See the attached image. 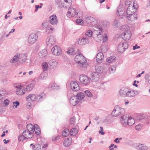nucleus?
Wrapping results in <instances>:
<instances>
[{
	"mask_svg": "<svg viewBox=\"0 0 150 150\" xmlns=\"http://www.w3.org/2000/svg\"><path fill=\"white\" fill-rule=\"evenodd\" d=\"M76 13L75 9L72 7L69 9L67 15L69 18L74 16Z\"/></svg>",
	"mask_w": 150,
	"mask_h": 150,
	"instance_id": "nucleus-11",
	"label": "nucleus"
},
{
	"mask_svg": "<svg viewBox=\"0 0 150 150\" xmlns=\"http://www.w3.org/2000/svg\"><path fill=\"white\" fill-rule=\"evenodd\" d=\"M90 79L93 82H97L100 79L99 75L95 72H93L91 74Z\"/></svg>",
	"mask_w": 150,
	"mask_h": 150,
	"instance_id": "nucleus-12",
	"label": "nucleus"
},
{
	"mask_svg": "<svg viewBox=\"0 0 150 150\" xmlns=\"http://www.w3.org/2000/svg\"><path fill=\"white\" fill-rule=\"evenodd\" d=\"M14 86L15 87L17 88V89L21 87H22V86L21 84L18 83H15L14 84Z\"/></svg>",
	"mask_w": 150,
	"mask_h": 150,
	"instance_id": "nucleus-62",
	"label": "nucleus"
},
{
	"mask_svg": "<svg viewBox=\"0 0 150 150\" xmlns=\"http://www.w3.org/2000/svg\"><path fill=\"white\" fill-rule=\"evenodd\" d=\"M116 69V67L115 65L112 66L109 68L108 70L110 74L113 73L115 72Z\"/></svg>",
	"mask_w": 150,
	"mask_h": 150,
	"instance_id": "nucleus-46",
	"label": "nucleus"
},
{
	"mask_svg": "<svg viewBox=\"0 0 150 150\" xmlns=\"http://www.w3.org/2000/svg\"><path fill=\"white\" fill-rule=\"evenodd\" d=\"M121 30H122V31H124V32L128 31H129V26L127 25H122L121 27Z\"/></svg>",
	"mask_w": 150,
	"mask_h": 150,
	"instance_id": "nucleus-42",
	"label": "nucleus"
},
{
	"mask_svg": "<svg viewBox=\"0 0 150 150\" xmlns=\"http://www.w3.org/2000/svg\"><path fill=\"white\" fill-rule=\"evenodd\" d=\"M96 72V73L99 74L102 73L103 69L100 66H96L95 67Z\"/></svg>",
	"mask_w": 150,
	"mask_h": 150,
	"instance_id": "nucleus-39",
	"label": "nucleus"
},
{
	"mask_svg": "<svg viewBox=\"0 0 150 150\" xmlns=\"http://www.w3.org/2000/svg\"><path fill=\"white\" fill-rule=\"evenodd\" d=\"M19 55L20 54L19 53H17L10 60V63L12 64H14L18 62L19 63Z\"/></svg>",
	"mask_w": 150,
	"mask_h": 150,
	"instance_id": "nucleus-20",
	"label": "nucleus"
},
{
	"mask_svg": "<svg viewBox=\"0 0 150 150\" xmlns=\"http://www.w3.org/2000/svg\"><path fill=\"white\" fill-rule=\"evenodd\" d=\"M26 138H25V136L22 133V135H21L18 137V140L20 141H23Z\"/></svg>",
	"mask_w": 150,
	"mask_h": 150,
	"instance_id": "nucleus-53",
	"label": "nucleus"
},
{
	"mask_svg": "<svg viewBox=\"0 0 150 150\" xmlns=\"http://www.w3.org/2000/svg\"><path fill=\"white\" fill-rule=\"evenodd\" d=\"M84 92L85 93L86 95L89 97H91L92 96V94L91 92L88 90H86L84 91Z\"/></svg>",
	"mask_w": 150,
	"mask_h": 150,
	"instance_id": "nucleus-50",
	"label": "nucleus"
},
{
	"mask_svg": "<svg viewBox=\"0 0 150 150\" xmlns=\"http://www.w3.org/2000/svg\"><path fill=\"white\" fill-rule=\"evenodd\" d=\"M23 135H24L25 138L27 139H30L33 136V133L27 130H25L23 132Z\"/></svg>",
	"mask_w": 150,
	"mask_h": 150,
	"instance_id": "nucleus-23",
	"label": "nucleus"
},
{
	"mask_svg": "<svg viewBox=\"0 0 150 150\" xmlns=\"http://www.w3.org/2000/svg\"><path fill=\"white\" fill-rule=\"evenodd\" d=\"M71 0H64V2L62 3L61 1L60 2L59 0H57L56 2L59 7L62 8L63 7L67 8V6H71Z\"/></svg>",
	"mask_w": 150,
	"mask_h": 150,
	"instance_id": "nucleus-6",
	"label": "nucleus"
},
{
	"mask_svg": "<svg viewBox=\"0 0 150 150\" xmlns=\"http://www.w3.org/2000/svg\"><path fill=\"white\" fill-rule=\"evenodd\" d=\"M78 132L77 129L75 128H73L71 129L70 133L71 136H74L77 134Z\"/></svg>",
	"mask_w": 150,
	"mask_h": 150,
	"instance_id": "nucleus-36",
	"label": "nucleus"
},
{
	"mask_svg": "<svg viewBox=\"0 0 150 150\" xmlns=\"http://www.w3.org/2000/svg\"><path fill=\"white\" fill-rule=\"evenodd\" d=\"M103 33V29L101 27H98L92 32L91 30H88L85 33L86 36L87 38H91L93 35L97 42H99L102 40V34Z\"/></svg>",
	"mask_w": 150,
	"mask_h": 150,
	"instance_id": "nucleus-1",
	"label": "nucleus"
},
{
	"mask_svg": "<svg viewBox=\"0 0 150 150\" xmlns=\"http://www.w3.org/2000/svg\"><path fill=\"white\" fill-rule=\"evenodd\" d=\"M119 113L120 115H122L124 114L125 112V110L124 108H119Z\"/></svg>",
	"mask_w": 150,
	"mask_h": 150,
	"instance_id": "nucleus-57",
	"label": "nucleus"
},
{
	"mask_svg": "<svg viewBox=\"0 0 150 150\" xmlns=\"http://www.w3.org/2000/svg\"><path fill=\"white\" fill-rule=\"evenodd\" d=\"M36 95L33 94H29L26 98L27 100L30 102V101H36Z\"/></svg>",
	"mask_w": 150,
	"mask_h": 150,
	"instance_id": "nucleus-26",
	"label": "nucleus"
},
{
	"mask_svg": "<svg viewBox=\"0 0 150 150\" xmlns=\"http://www.w3.org/2000/svg\"><path fill=\"white\" fill-rule=\"evenodd\" d=\"M51 51L52 54L56 56L60 55L62 52L61 48L57 45H55L51 49Z\"/></svg>",
	"mask_w": 150,
	"mask_h": 150,
	"instance_id": "nucleus-10",
	"label": "nucleus"
},
{
	"mask_svg": "<svg viewBox=\"0 0 150 150\" xmlns=\"http://www.w3.org/2000/svg\"><path fill=\"white\" fill-rule=\"evenodd\" d=\"M34 126L31 124H28L27 125V130L33 133L34 132Z\"/></svg>",
	"mask_w": 150,
	"mask_h": 150,
	"instance_id": "nucleus-38",
	"label": "nucleus"
},
{
	"mask_svg": "<svg viewBox=\"0 0 150 150\" xmlns=\"http://www.w3.org/2000/svg\"><path fill=\"white\" fill-rule=\"evenodd\" d=\"M141 144H137L134 145V147L137 149L141 150Z\"/></svg>",
	"mask_w": 150,
	"mask_h": 150,
	"instance_id": "nucleus-60",
	"label": "nucleus"
},
{
	"mask_svg": "<svg viewBox=\"0 0 150 150\" xmlns=\"http://www.w3.org/2000/svg\"><path fill=\"white\" fill-rule=\"evenodd\" d=\"M13 107L14 108H16L19 105V102L18 101H16L13 102Z\"/></svg>",
	"mask_w": 150,
	"mask_h": 150,
	"instance_id": "nucleus-59",
	"label": "nucleus"
},
{
	"mask_svg": "<svg viewBox=\"0 0 150 150\" xmlns=\"http://www.w3.org/2000/svg\"><path fill=\"white\" fill-rule=\"evenodd\" d=\"M48 64L47 62H44L42 64L43 71H45L47 70L48 68Z\"/></svg>",
	"mask_w": 150,
	"mask_h": 150,
	"instance_id": "nucleus-41",
	"label": "nucleus"
},
{
	"mask_svg": "<svg viewBox=\"0 0 150 150\" xmlns=\"http://www.w3.org/2000/svg\"><path fill=\"white\" fill-rule=\"evenodd\" d=\"M34 132L37 135L40 133V130L39 126L37 125H35L34 126Z\"/></svg>",
	"mask_w": 150,
	"mask_h": 150,
	"instance_id": "nucleus-35",
	"label": "nucleus"
},
{
	"mask_svg": "<svg viewBox=\"0 0 150 150\" xmlns=\"http://www.w3.org/2000/svg\"><path fill=\"white\" fill-rule=\"evenodd\" d=\"M126 18L129 20L132 21L137 19V15L134 13L129 16H126Z\"/></svg>",
	"mask_w": 150,
	"mask_h": 150,
	"instance_id": "nucleus-31",
	"label": "nucleus"
},
{
	"mask_svg": "<svg viewBox=\"0 0 150 150\" xmlns=\"http://www.w3.org/2000/svg\"><path fill=\"white\" fill-rule=\"evenodd\" d=\"M70 87L71 90L75 91H78L80 88L78 83L75 81H72L70 82Z\"/></svg>",
	"mask_w": 150,
	"mask_h": 150,
	"instance_id": "nucleus-8",
	"label": "nucleus"
},
{
	"mask_svg": "<svg viewBox=\"0 0 150 150\" xmlns=\"http://www.w3.org/2000/svg\"><path fill=\"white\" fill-rule=\"evenodd\" d=\"M145 78L148 83L150 84V76L149 75H146L145 76Z\"/></svg>",
	"mask_w": 150,
	"mask_h": 150,
	"instance_id": "nucleus-64",
	"label": "nucleus"
},
{
	"mask_svg": "<svg viewBox=\"0 0 150 150\" xmlns=\"http://www.w3.org/2000/svg\"><path fill=\"white\" fill-rule=\"evenodd\" d=\"M141 150H147L149 149V147L147 146L142 144H141Z\"/></svg>",
	"mask_w": 150,
	"mask_h": 150,
	"instance_id": "nucleus-51",
	"label": "nucleus"
},
{
	"mask_svg": "<svg viewBox=\"0 0 150 150\" xmlns=\"http://www.w3.org/2000/svg\"><path fill=\"white\" fill-rule=\"evenodd\" d=\"M121 122L122 125L124 126L127 125L132 126L135 123V121L134 118L129 117L128 115H123L121 117Z\"/></svg>",
	"mask_w": 150,
	"mask_h": 150,
	"instance_id": "nucleus-2",
	"label": "nucleus"
},
{
	"mask_svg": "<svg viewBox=\"0 0 150 150\" xmlns=\"http://www.w3.org/2000/svg\"><path fill=\"white\" fill-rule=\"evenodd\" d=\"M130 6H129L127 8L126 11V13L127 14V16H129L133 14L131 10H130Z\"/></svg>",
	"mask_w": 150,
	"mask_h": 150,
	"instance_id": "nucleus-48",
	"label": "nucleus"
},
{
	"mask_svg": "<svg viewBox=\"0 0 150 150\" xmlns=\"http://www.w3.org/2000/svg\"><path fill=\"white\" fill-rule=\"evenodd\" d=\"M79 80L81 84L84 86L88 85L90 82L89 77L85 75H81L79 77Z\"/></svg>",
	"mask_w": 150,
	"mask_h": 150,
	"instance_id": "nucleus-4",
	"label": "nucleus"
},
{
	"mask_svg": "<svg viewBox=\"0 0 150 150\" xmlns=\"http://www.w3.org/2000/svg\"><path fill=\"white\" fill-rule=\"evenodd\" d=\"M125 49H124L122 45L121 44H119L118 47V51L119 53H122L125 51Z\"/></svg>",
	"mask_w": 150,
	"mask_h": 150,
	"instance_id": "nucleus-45",
	"label": "nucleus"
},
{
	"mask_svg": "<svg viewBox=\"0 0 150 150\" xmlns=\"http://www.w3.org/2000/svg\"><path fill=\"white\" fill-rule=\"evenodd\" d=\"M128 91L126 97H132L138 94V91H134L129 89Z\"/></svg>",
	"mask_w": 150,
	"mask_h": 150,
	"instance_id": "nucleus-18",
	"label": "nucleus"
},
{
	"mask_svg": "<svg viewBox=\"0 0 150 150\" xmlns=\"http://www.w3.org/2000/svg\"><path fill=\"white\" fill-rule=\"evenodd\" d=\"M89 42V39L85 37L80 38L78 41V43L81 45L87 44Z\"/></svg>",
	"mask_w": 150,
	"mask_h": 150,
	"instance_id": "nucleus-13",
	"label": "nucleus"
},
{
	"mask_svg": "<svg viewBox=\"0 0 150 150\" xmlns=\"http://www.w3.org/2000/svg\"><path fill=\"white\" fill-rule=\"evenodd\" d=\"M8 94V92L4 89L0 90V98L4 99Z\"/></svg>",
	"mask_w": 150,
	"mask_h": 150,
	"instance_id": "nucleus-22",
	"label": "nucleus"
},
{
	"mask_svg": "<svg viewBox=\"0 0 150 150\" xmlns=\"http://www.w3.org/2000/svg\"><path fill=\"white\" fill-rule=\"evenodd\" d=\"M104 33V31L103 30V33L102 34V40H103V42H106L108 39V36L106 33H104L103 37V34Z\"/></svg>",
	"mask_w": 150,
	"mask_h": 150,
	"instance_id": "nucleus-44",
	"label": "nucleus"
},
{
	"mask_svg": "<svg viewBox=\"0 0 150 150\" xmlns=\"http://www.w3.org/2000/svg\"><path fill=\"white\" fill-rule=\"evenodd\" d=\"M49 22L46 21H43L42 23V27L44 28H47L48 26Z\"/></svg>",
	"mask_w": 150,
	"mask_h": 150,
	"instance_id": "nucleus-47",
	"label": "nucleus"
},
{
	"mask_svg": "<svg viewBox=\"0 0 150 150\" xmlns=\"http://www.w3.org/2000/svg\"><path fill=\"white\" fill-rule=\"evenodd\" d=\"M85 20L87 23L90 24L92 26H94L96 24L97 22L95 18L91 16L86 17Z\"/></svg>",
	"mask_w": 150,
	"mask_h": 150,
	"instance_id": "nucleus-9",
	"label": "nucleus"
},
{
	"mask_svg": "<svg viewBox=\"0 0 150 150\" xmlns=\"http://www.w3.org/2000/svg\"><path fill=\"white\" fill-rule=\"evenodd\" d=\"M70 133L69 130L67 129H64L62 133V135L64 137H66L68 136Z\"/></svg>",
	"mask_w": 150,
	"mask_h": 150,
	"instance_id": "nucleus-43",
	"label": "nucleus"
},
{
	"mask_svg": "<svg viewBox=\"0 0 150 150\" xmlns=\"http://www.w3.org/2000/svg\"><path fill=\"white\" fill-rule=\"evenodd\" d=\"M121 45H122L124 49H125V51L128 48V45L126 42H124L123 43H122Z\"/></svg>",
	"mask_w": 150,
	"mask_h": 150,
	"instance_id": "nucleus-54",
	"label": "nucleus"
},
{
	"mask_svg": "<svg viewBox=\"0 0 150 150\" xmlns=\"http://www.w3.org/2000/svg\"><path fill=\"white\" fill-rule=\"evenodd\" d=\"M50 22L53 25H57L58 23V20L57 16L55 15H52L50 17Z\"/></svg>",
	"mask_w": 150,
	"mask_h": 150,
	"instance_id": "nucleus-14",
	"label": "nucleus"
},
{
	"mask_svg": "<svg viewBox=\"0 0 150 150\" xmlns=\"http://www.w3.org/2000/svg\"><path fill=\"white\" fill-rule=\"evenodd\" d=\"M76 23L79 25H81L83 23V21L81 19H77L76 20Z\"/></svg>",
	"mask_w": 150,
	"mask_h": 150,
	"instance_id": "nucleus-58",
	"label": "nucleus"
},
{
	"mask_svg": "<svg viewBox=\"0 0 150 150\" xmlns=\"http://www.w3.org/2000/svg\"><path fill=\"white\" fill-rule=\"evenodd\" d=\"M60 138V137L59 136H57L56 137H52V140L53 141H55L59 139Z\"/></svg>",
	"mask_w": 150,
	"mask_h": 150,
	"instance_id": "nucleus-63",
	"label": "nucleus"
},
{
	"mask_svg": "<svg viewBox=\"0 0 150 150\" xmlns=\"http://www.w3.org/2000/svg\"><path fill=\"white\" fill-rule=\"evenodd\" d=\"M128 89L129 88L126 87H123L121 88L119 92L120 95L122 97H126Z\"/></svg>",
	"mask_w": 150,
	"mask_h": 150,
	"instance_id": "nucleus-16",
	"label": "nucleus"
},
{
	"mask_svg": "<svg viewBox=\"0 0 150 150\" xmlns=\"http://www.w3.org/2000/svg\"><path fill=\"white\" fill-rule=\"evenodd\" d=\"M54 31V29L53 27L51 25L48 26L46 29V32L47 33H51Z\"/></svg>",
	"mask_w": 150,
	"mask_h": 150,
	"instance_id": "nucleus-33",
	"label": "nucleus"
},
{
	"mask_svg": "<svg viewBox=\"0 0 150 150\" xmlns=\"http://www.w3.org/2000/svg\"><path fill=\"white\" fill-rule=\"evenodd\" d=\"M123 12V11L119 8L117 9V15L119 16H122L124 13Z\"/></svg>",
	"mask_w": 150,
	"mask_h": 150,
	"instance_id": "nucleus-52",
	"label": "nucleus"
},
{
	"mask_svg": "<svg viewBox=\"0 0 150 150\" xmlns=\"http://www.w3.org/2000/svg\"><path fill=\"white\" fill-rule=\"evenodd\" d=\"M38 38V35L35 33H32L29 36L28 39V42L30 44H33L37 40Z\"/></svg>",
	"mask_w": 150,
	"mask_h": 150,
	"instance_id": "nucleus-5",
	"label": "nucleus"
},
{
	"mask_svg": "<svg viewBox=\"0 0 150 150\" xmlns=\"http://www.w3.org/2000/svg\"><path fill=\"white\" fill-rule=\"evenodd\" d=\"M47 54V51L45 49L42 50L38 53V55L41 58L45 57Z\"/></svg>",
	"mask_w": 150,
	"mask_h": 150,
	"instance_id": "nucleus-34",
	"label": "nucleus"
},
{
	"mask_svg": "<svg viewBox=\"0 0 150 150\" xmlns=\"http://www.w3.org/2000/svg\"><path fill=\"white\" fill-rule=\"evenodd\" d=\"M48 64L49 65L52 66V68L57 66L58 64L57 62L54 59L50 60L49 61Z\"/></svg>",
	"mask_w": 150,
	"mask_h": 150,
	"instance_id": "nucleus-32",
	"label": "nucleus"
},
{
	"mask_svg": "<svg viewBox=\"0 0 150 150\" xmlns=\"http://www.w3.org/2000/svg\"><path fill=\"white\" fill-rule=\"evenodd\" d=\"M30 146L32 149V150H41V146L39 144L34 145L33 144H31Z\"/></svg>",
	"mask_w": 150,
	"mask_h": 150,
	"instance_id": "nucleus-29",
	"label": "nucleus"
},
{
	"mask_svg": "<svg viewBox=\"0 0 150 150\" xmlns=\"http://www.w3.org/2000/svg\"><path fill=\"white\" fill-rule=\"evenodd\" d=\"M72 139L71 138H68L64 140L63 142L64 145L65 147H68L71 144Z\"/></svg>",
	"mask_w": 150,
	"mask_h": 150,
	"instance_id": "nucleus-27",
	"label": "nucleus"
},
{
	"mask_svg": "<svg viewBox=\"0 0 150 150\" xmlns=\"http://www.w3.org/2000/svg\"><path fill=\"white\" fill-rule=\"evenodd\" d=\"M19 63L22 64L25 62L27 59V56L25 54H20L19 56Z\"/></svg>",
	"mask_w": 150,
	"mask_h": 150,
	"instance_id": "nucleus-28",
	"label": "nucleus"
},
{
	"mask_svg": "<svg viewBox=\"0 0 150 150\" xmlns=\"http://www.w3.org/2000/svg\"><path fill=\"white\" fill-rule=\"evenodd\" d=\"M147 115L144 114H141L139 115V120L144 119H146V117Z\"/></svg>",
	"mask_w": 150,
	"mask_h": 150,
	"instance_id": "nucleus-56",
	"label": "nucleus"
},
{
	"mask_svg": "<svg viewBox=\"0 0 150 150\" xmlns=\"http://www.w3.org/2000/svg\"><path fill=\"white\" fill-rule=\"evenodd\" d=\"M70 103L73 106L76 105L78 103H79V102L74 96H72L69 99Z\"/></svg>",
	"mask_w": 150,
	"mask_h": 150,
	"instance_id": "nucleus-25",
	"label": "nucleus"
},
{
	"mask_svg": "<svg viewBox=\"0 0 150 150\" xmlns=\"http://www.w3.org/2000/svg\"><path fill=\"white\" fill-rule=\"evenodd\" d=\"M104 58V55L103 53L100 52L98 53L96 57V62L98 63H100L102 62Z\"/></svg>",
	"mask_w": 150,
	"mask_h": 150,
	"instance_id": "nucleus-19",
	"label": "nucleus"
},
{
	"mask_svg": "<svg viewBox=\"0 0 150 150\" xmlns=\"http://www.w3.org/2000/svg\"><path fill=\"white\" fill-rule=\"evenodd\" d=\"M36 96V101L37 102H40L45 98V94L43 93H40Z\"/></svg>",
	"mask_w": 150,
	"mask_h": 150,
	"instance_id": "nucleus-17",
	"label": "nucleus"
},
{
	"mask_svg": "<svg viewBox=\"0 0 150 150\" xmlns=\"http://www.w3.org/2000/svg\"><path fill=\"white\" fill-rule=\"evenodd\" d=\"M34 84L31 83L26 87L25 90L26 91H31L34 87Z\"/></svg>",
	"mask_w": 150,
	"mask_h": 150,
	"instance_id": "nucleus-37",
	"label": "nucleus"
},
{
	"mask_svg": "<svg viewBox=\"0 0 150 150\" xmlns=\"http://www.w3.org/2000/svg\"><path fill=\"white\" fill-rule=\"evenodd\" d=\"M119 110V107L118 106H116L112 112L111 114L112 116L116 117L119 115H120Z\"/></svg>",
	"mask_w": 150,
	"mask_h": 150,
	"instance_id": "nucleus-24",
	"label": "nucleus"
},
{
	"mask_svg": "<svg viewBox=\"0 0 150 150\" xmlns=\"http://www.w3.org/2000/svg\"><path fill=\"white\" fill-rule=\"evenodd\" d=\"M51 88L54 89H58L59 88V86L56 83H53L51 85Z\"/></svg>",
	"mask_w": 150,
	"mask_h": 150,
	"instance_id": "nucleus-55",
	"label": "nucleus"
},
{
	"mask_svg": "<svg viewBox=\"0 0 150 150\" xmlns=\"http://www.w3.org/2000/svg\"><path fill=\"white\" fill-rule=\"evenodd\" d=\"M74 60L76 63L78 64L81 67H86L88 65L86 58L81 54L76 55L75 57Z\"/></svg>",
	"mask_w": 150,
	"mask_h": 150,
	"instance_id": "nucleus-3",
	"label": "nucleus"
},
{
	"mask_svg": "<svg viewBox=\"0 0 150 150\" xmlns=\"http://www.w3.org/2000/svg\"><path fill=\"white\" fill-rule=\"evenodd\" d=\"M25 93L24 89L21 87L17 89L16 90V94L18 96H21Z\"/></svg>",
	"mask_w": 150,
	"mask_h": 150,
	"instance_id": "nucleus-30",
	"label": "nucleus"
},
{
	"mask_svg": "<svg viewBox=\"0 0 150 150\" xmlns=\"http://www.w3.org/2000/svg\"><path fill=\"white\" fill-rule=\"evenodd\" d=\"M9 103V101L7 99H6L4 100V106H7L8 105Z\"/></svg>",
	"mask_w": 150,
	"mask_h": 150,
	"instance_id": "nucleus-61",
	"label": "nucleus"
},
{
	"mask_svg": "<svg viewBox=\"0 0 150 150\" xmlns=\"http://www.w3.org/2000/svg\"><path fill=\"white\" fill-rule=\"evenodd\" d=\"M106 84V82H104L103 83H98V85L99 87L100 88L102 89H105V84Z\"/></svg>",
	"mask_w": 150,
	"mask_h": 150,
	"instance_id": "nucleus-49",
	"label": "nucleus"
},
{
	"mask_svg": "<svg viewBox=\"0 0 150 150\" xmlns=\"http://www.w3.org/2000/svg\"><path fill=\"white\" fill-rule=\"evenodd\" d=\"M85 97L84 94L82 93H79L76 95V98L79 102V103H81L82 100H83V99Z\"/></svg>",
	"mask_w": 150,
	"mask_h": 150,
	"instance_id": "nucleus-21",
	"label": "nucleus"
},
{
	"mask_svg": "<svg viewBox=\"0 0 150 150\" xmlns=\"http://www.w3.org/2000/svg\"><path fill=\"white\" fill-rule=\"evenodd\" d=\"M131 33L130 31L124 32L121 35L122 38L125 40H129L131 36Z\"/></svg>",
	"mask_w": 150,
	"mask_h": 150,
	"instance_id": "nucleus-15",
	"label": "nucleus"
},
{
	"mask_svg": "<svg viewBox=\"0 0 150 150\" xmlns=\"http://www.w3.org/2000/svg\"><path fill=\"white\" fill-rule=\"evenodd\" d=\"M56 40L55 38L52 35L48 36L46 39V43L47 45L51 47L54 45Z\"/></svg>",
	"mask_w": 150,
	"mask_h": 150,
	"instance_id": "nucleus-7",
	"label": "nucleus"
},
{
	"mask_svg": "<svg viewBox=\"0 0 150 150\" xmlns=\"http://www.w3.org/2000/svg\"><path fill=\"white\" fill-rule=\"evenodd\" d=\"M116 59V57L114 56H111L110 57L107 59V62L110 63L114 62Z\"/></svg>",
	"mask_w": 150,
	"mask_h": 150,
	"instance_id": "nucleus-40",
	"label": "nucleus"
}]
</instances>
